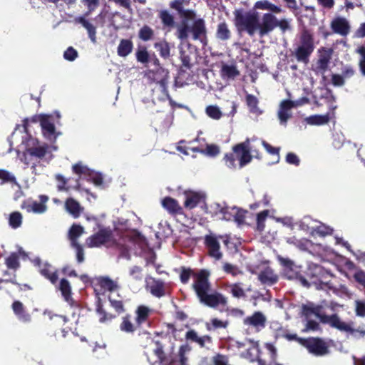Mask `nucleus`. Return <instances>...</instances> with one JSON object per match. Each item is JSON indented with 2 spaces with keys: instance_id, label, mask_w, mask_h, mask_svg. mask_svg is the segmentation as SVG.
<instances>
[{
  "instance_id": "nucleus-15",
  "label": "nucleus",
  "mask_w": 365,
  "mask_h": 365,
  "mask_svg": "<svg viewBox=\"0 0 365 365\" xmlns=\"http://www.w3.org/2000/svg\"><path fill=\"white\" fill-rule=\"evenodd\" d=\"M299 104L290 100H284L281 102L278 110V118L281 124H286L288 119L292 117L291 110Z\"/></svg>"
},
{
  "instance_id": "nucleus-38",
  "label": "nucleus",
  "mask_w": 365,
  "mask_h": 365,
  "mask_svg": "<svg viewBox=\"0 0 365 365\" xmlns=\"http://www.w3.org/2000/svg\"><path fill=\"white\" fill-rule=\"evenodd\" d=\"M133 43L130 39H121L117 48L118 55L120 57H126L133 51Z\"/></svg>"
},
{
  "instance_id": "nucleus-25",
  "label": "nucleus",
  "mask_w": 365,
  "mask_h": 365,
  "mask_svg": "<svg viewBox=\"0 0 365 365\" xmlns=\"http://www.w3.org/2000/svg\"><path fill=\"white\" fill-rule=\"evenodd\" d=\"M185 195L184 206L190 210L197 207L204 197L201 193L194 191H185Z\"/></svg>"
},
{
  "instance_id": "nucleus-12",
  "label": "nucleus",
  "mask_w": 365,
  "mask_h": 365,
  "mask_svg": "<svg viewBox=\"0 0 365 365\" xmlns=\"http://www.w3.org/2000/svg\"><path fill=\"white\" fill-rule=\"evenodd\" d=\"M249 141L237 144L233 146L232 150L239 160L240 167L242 168L251 162L252 156L248 148Z\"/></svg>"
},
{
  "instance_id": "nucleus-57",
  "label": "nucleus",
  "mask_w": 365,
  "mask_h": 365,
  "mask_svg": "<svg viewBox=\"0 0 365 365\" xmlns=\"http://www.w3.org/2000/svg\"><path fill=\"white\" fill-rule=\"evenodd\" d=\"M212 365H230L229 356L217 353L211 358Z\"/></svg>"
},
{
  "instance_id": "nucleus-29",
  "label": "nucleus",
  "mask_w": 365,
  "mask_h": 365,
  "mask_svg": "<svg viewBox=\"0 0 365 365\" xmlns=\"http://www.w3.org/2000/svg\"><path fill=\"white\" fill-rule=\"evenodd\" d=\"M158 17L164 29H168L170 31L178 26L175 24L174 16L168 10H160L158 13Z\"/></svg>"
},
{
  "instance_id": "nucleus-45",
  "label": "nucleus",
  "mask_w": 365,
  "mask_h": 365,
  "mask_svg": "<svg viewBox=\"0 0 365 365\" xmlns=\"http://www.w3.org/2000/svg\"><path fill=\"white\" fill-rule=\"evenodd\" d=\"M83 233V227L80 225L73 224L68 232V238L71 245L78 244L77 239Z\"/></svg>"
},
{
  "instance_id": "nucleus-47",
  "label": "nucleus",
  "mask_w": 365,
  "mask_h": 365,
  "mask_svg": "<svg viewBox=\"0 0 365 365\" xmlns=\"http://www.w3.org/2000/svg\"><path fill=\"white\" fill-rule=\"evenodd\" d=\"M229 288H230V293L235 298L245 299L247 297L245 291L244 290V289L242 287V283L238 282V283L232 284L229 285Z\"/></svg>"
},
{
  "instance_id": "nucleus-27",
  "label": "nucleus",
  "mask_w": 365,
  "mask_h": 365,
  "mask_svg": "<svg viewBox=\"0 0 365 365\" xmlns=\"http://www.w3.org/2000/svg\"><path fill=\"white\" fill-rule=\"evenodd\" d=\"M130 242L137 245L140 249H145L148 246L146 238L138 230H133L125 236Z\"/></svg>"
},
{
  "instance_id": "nucleus-60",
  "label": "nucleus",
  "mask_w": 365,
  "mask_h": 365,
  "mask_svg": "<svg viewBox=\"0 0 365 365\" xmlns=\"http://www.w3.org/2000/svg\"><path fill=\"white\" fill-rule=\"evenodd\" d=\"M207 115L212 119L218 120L222 117V112L216 106H209L206 108Z\"/></svg>"
},
{
  "instance_id": "nucleus-18",
  "label": "nucleus",
  "mask_w": 365,
  "mask_h": 365,
  "mask_svg": "<svg viewBox=\"0 0 365 365\" xmlns=\"http://www.w3.org/2000/svg\"><path fill=\"white\" fill-rule=\"evenodd\" d=\"M11 309L20 322L29 323L31 321V315L21 302L19 300L14 301L11 304Z\"/></svg>"
},
{
  "instance_id": "nucleus-4",
  "label": "nucleus",
  "mask_w": 365,
  "mask_h": 365,
  "mask_svg": "<svg viewBox=\"0 0 365 365\" xmlns=\"http://www.w3.org/2000/svg\"><path fill=\"white\" fill-rule=\"evenodd\" d=\"M86 243L88 247H100L102 245H106L108 243H112L118 247L120 251V255L123 257L129 258V249L125 245H120L113 239V232L110 227H102L93 235L88 237Z\"/></svg>"
},
{
  "instance_id": "nucleus-9",
  "label": "nucleus",
  "mask_w": 365,
  "mask_h": 365,
  "mask_svg": "<svg viewBox=\"0 0 365 365\" xmlns=\"http://www.w3.org/2000/svg\"><path fill=\"white\" fill-rule=\"evenodd\" d=\"M302 341V346L315 356H323L330 352L328 342L321 337L310 336Z\"/></svg>"
},
{
  "instance_id": "nucleus-19",
  "label": "nucleus",
  "mask_w": 365,
  "mask_h": 365,
  "mask_svg": "<svg viewBox=\"0 0 365 365\" xmlns=\"http://www.w3.org/2000/svg\"><path fill=\"white\" fill-rule=\"evenodd\" d=\"M185 0H174L169 4L170 8L178 11L182 19H192L197 16L196 13L192 9H184L183 4Z\"/></svg>"
},
{
  "instance_id": "nucleus-36",
  "label": "nucleus",
  "mask_w": 365,
  "mask_h": 365,
  "mask_svg": "<svg viewBox=\"0 0 365 365\" xmlns=\"http://www.w3.org/2000/svg\"><path fill=\"white\" fill-rule=\"evenodd\" d=\"M76 23L81 24L88 31V37L93 43L96 42V28L86 20L83 16H79L75 19Z\"/></svg>"
},
{
  "instance_id": "nucleus-49",
  "label": "nucleus",
  "mask_w": 365,
  "mask_h": 365,
  "mask_svg": "<svg viewBox=\"0 0 365 365\" xmlns=\"http://www.w3.org/2000/svg\"><path fill=\"white\" fill-rule=\"evenodd\" d=\"M72 171L73 173L78 175H83L86 177H91L93 175V170L87 166L83 165L81 162L73 165Z\"/></svg>"
},
{
  "instance_id": "nucleus-39",
  "label": "nucleus",
  "mask_w": 365,
  "mask_h": 365,
  "mask_svg": "<svg viewBox=\"0 0 365 365\" xmlns=\"http://www.w3.org/2000/svg\"><path fill=\"white\" fill-rule=\"evenodd\" d=\"M66 210L74 217H79L81 208L78 202L73 198H68L65 202Z\"/></svg>"
},
{
  "instance_id": "nucleus-28",
  "label": "nucleus",
  "mask_w": 365,
  "mask_h": 365,
  "mask_svg": "<svg viewBox=\"0 0 365 365\" xmlns=\"http://www.w3.org/2000/svg\"><path fill=\"white\" fill-rule=\"evenodd\" d=\"M149 61L157 67L156 73H160L161 74L162 78L158 81V83L162 87L165 88L168 83L169 72L168 70H165L160 66V61L155 54L150 56Z\"/></svg>"
},
{
  "instance_id": "nucleus-58",
  "label": "nucleus",
  "mask_w": 365,
  "mask_h": 365,
  "mask_svg": "<svg viewBox=\"0 0 365 365\" xmlns=\"http://www.w3.org/2000/svg\"><path fill=\"white\" fill-rule=\"evenodd\" d=\"M356 52L359 54V68L362 76H365V46H361L357 48Z\"/></svg>"
},
{
  "instance_id": "nucleus-10",
  "label": "nucleus",
  "mask_w": 365,
  "mask_h": 365,
  "mask_svg": "<svg viewBox=\"0 0 365 365\" xmlns=\"http://www.w3.org/2000/svg\"><path fill=\"white\" fill-rule=\"evenodd\" d=\"M332 54V48L322 47L319 49L318 59L316 62V66L314 68L315 73L324 75L327 71Z\"/></svg>"
},
{
  "instance_id": "nucleus-16",
  "label": "nucleus",
  "mask_w": 365,
  "mask_h": 365,
  "mask_svg": "<svg viewBox=\"0 0 365 365\" xmlns=\"http://www.w3.org/2000/svg\"><path fill=\"white\" fill-rule=\"evenodd\" d=\"M336 324L333 328L349 333L355 339H358L365 336V330L361 329L359 327L357 329L352 328L350 324L341 321L339 316L336 320Z\"/></svg>"
},
{
  "instance_id": "nucleus-24",
  "label": "nucleus",
  "mask_w": 365,
  "mask_h": 365,
  "mask_svg": "<svg viewBox=\"0 0 365 365\" xmlns=\"http://www.w3.org/2000/svg\"><path fill=\"white\" fill-rule=\"evenodd\" d=\"M257 277L262 284L273 285L278 281V276L269 267H267L260 271Z\"/></svg>"
},
{
  "instance_id": "nucleus-34",
  "label": "nucleus",
  "mask_w": 365,
  "mask_h": 365,
  "mask_svg": "<svg viewBox=\"0 0 365 365\" xmlns=\"http://www.w3.org/2000/svg\"><path fill=\"white\" fill-rule=\"evenodd\" d=\"M39 272L53 284H55L58 279L57 271H53L51 265L48 263L42 264L40 267Z\"/></svg>"
},
{
  "instance_id": "nucleus-7",
  "label": "nucleus",
  "mask_w": 365,
  "mask_h": 365,
  "mask_svg": "<svg viewBox=\"0 0 365 365\" xmlns=\"http://www.w3.org/2000/svg\"><path fill=\"white\" fill-rule=\"evenodd\" d=\"M301 314L306 319H309L312 315H314L319 319L321 323L329 324L332 328L334 325L336 324V320L339 316L337 314H333L330 316L327 315L323 312V307L322 305H315L312 302L303 304L301 307Z\"/></svg>"
},
{
  "instance_id": "nucleus-43",
  "label": "nucleus",
  "mask_w": 365,
  "mask_h": 365,
  "mask_svg": "<svg viewBox=\"0 0 365 365\" xmlns=\"http://www.w3.org/2000/svg\"><path fill=\"white\" fill-rule=\"evenodd\" d=\"M186 360L187 359L181 349L178 355L168 356V361L161 363V365H185Z\"/></svg>"
},
{
  "instance_id": "nucleus-56",
  "label": "nucleus",
  "mask_w": 365,
  "mask_h": 365,
  "mask_svg": "<svg viewBox=\"0 0 365 365\" xmlns=\"http://www.w3.org/2000/svg\"><path fill=\"white\" fill-rule=\"evenodd\" d=\"M262 145L264 148V149L267 150V153H269L270 155L276 157V160L273 163H278L280 159V156H279L280 148L279 147H277V148L273 147L272 145H271L269 143H268L265 140H262Z\"/></svg>"
},
{
  "instance_id": "nucleus-5",
  "label": "nucleus",
  "mask_w": 365,
  "mask_h": 365,
  "mask_svg": "<svg viewBox=\"0 0 365 365\" xmlns=\"http://www.w3.org/2000/svg\"><path fill=\"white\" fill-rule=\"evenodd\" d=\"M246 342L250 344V347L244 353L245 358L249 359L251 361L257 360L259 365H275L277 359V349L273 344L270 343L265 344L269 354V359L267 360L262 356L259 347V342L253 339H247Z\"/></svg>"
},
{
  "instance_id": "nucleus-62",
  "label": "nucleus",
  "mask_w": 365,
  "mask_h": 365,
  "mask_svg": "<svg viewBox=\"0 0 365 365\" xmlns=\"http://www.w3.org/2000/svg\"><path fill=\"white\" fill-rule=\"evenodd\" d=\"M232 211L234 212L233 220L238 224H242L245 220L246 212L235 207H232Z\"/></svg>"
},
{
  "instance_id": "nucleus-51",
  "label": "nucleus",
  "mask_w": 365,
  "mask_h": 365,
  "mask_svg": "<svg viewBox=\"0 0 365 365\" xmlns=\"http://www.w3.org/2000/svg\"><path fill=\"white\" fill-rule=\"evenodd\" d=\"M96 312L100 315L99 321L101 323H104L108 321H111L115 318V315L110 314V313H107L103 309V304H101L100 299H98V302L97 304Z\"/></svg>"
},
{
  "instance_id": "nucleus-30",
  "label": "nucleus",
  "mask_w": 365,
  "mask_h": 365,
  "mask_svg": "<svg viewBox=\"0 0 365 365\" xmlns=\"http://www.w3.org/2000/svg\"><path fill=\"white\" fill-rule=\"evenodd\" d=\"M185 338L187 340L195 342L199 344L201 347H204L205 343H212V337L209 335H204L202 336H198L196 331L193 329L187 331L185 334Z\"/></svg>"
},
{
  "instance_id": "nucleus-22",
  "label": "nucleus",
  "mask_w": 365,
  "mask_h": 365,
  "mask_svg": "<svg viewBox=\"0 0 365 365\" xmlns=\"http://www.w3.org/2000/svg\"><path fill=\"white\" fill-rule=\"evenodd\" d=\"M243 323L245 325L257 329L264 328L266 324V317L261 312H255L252 315L245 318Z\"/></svg>"
},
{
  "instance_id": "nucleus-46",
  "label": "nucleus",
  "mask_w": 365,
  "mask_h": 365,
  "mask_svg": "<svg viewBox=\"0 0 365 365\" xmlns=\"http://www.w3.org/2000/svg\"><path fill=\"white\" fill-rule=\"evenodd\" d=\"M221 75L223 78L234 79L240 75V71L233 65H223L221 69Z\"/></svg>"
},
{
  "instance_id": "nucleus-23",
  "label": "nucleus",
  "mask_w": 365,
  "mask_h": 365,
  "mask_svg": "<svg viewBox=\"0 0 365 365\" xmlns=\"http://www.w3.org/2000/svg\"><path fill=\"white\" fill-rule=\"evenodd\" d=\"M151 284L148 283L147 289L150 293L157 297L161 298L165 295V287L163 281L151 278Z\"/></svg>"
},
{
  "instance_id": "nucleus-52",
  "label": "nucleus",
  "mask_w": 365,
  "mask_h": 365,
  "mask_svg": "<svg viewBox=\"0 0 365 365\" xmlns=\"http://www.w3.org/2000/svg\"><path fill=\"white\" fill-rule=\"evenodd\" d=\"M98 284L105 291L113 292L118 287L116 282L108 277H101L98 281Z\"/></svg>"
},
{
  "instance_id": "nucleus-44",
  "label": "nucleus",
  "mask_w": 365,
  "mask_h": 365,
  "mask_svg": "<svg viewBox=\"0 0 365 365\" xmlns=\"http://www.w3.org/2000/svg\"><path fill=\"white\" fill-rule=\"evenodd\" d=\"M5 264L8 269H13L16 273V271L20 267L19 255L16 252H11L6 259Z\"/></svg>"
},
{
  "instance_id": "nucleus-59",
  "label": "nucleus",
  "mask_w": 365,
  "mask_h": 365,
  "mask_svg": "<svg viewBox=\"0 0 365 365\" xmlns=\"http://www.w3.org/2000/svg\"><path fill=\"white\" fill-rule=\"evenodd\" d=\"M269 215V210H265L257 215V230L262 232L264 228V222Z\"/></svg>"
},
{
  "instance_id": "nucleus-48",
  "label": "nucleus",
  "mask_w": 365,
  "mask_h": 365,
  "mask_svg": "<svg viewBox=\"0 0 365 365\" xmlns=\"http://www.w3.org/2000/svg\"><path fill=\"white\" fill-rule=\"evenodd\" d=\"M154 30L148 25H144L138 32V37L143 41H149L154 38Z\"/></svg>"
},
{
  "instance_id": "nucleus-6",
  "label": "nucleus",
  "mask_w": 365,
  "mask_h": 365,
  "mask_svg": "<svg viewBox=\"0 0 365 365\" xmlns=\"http://www.w3.org/2000/svg\"><path fill=\"white\" fill-rule=\"evenodd\" d=\"M314 38L312 32L304 29L299 36V43L293 52L298 62L307 64L314 50Z\"/></svg>"
},
{
  "instance_id": "nucleus-54",
  "label": "nucleus",
  "mask_w": 365,
  "mask_h": 365,
  "mask_svg": "<svg viewBox=\"0 0 365 365\" xmlns=\"http://www.w3.org/2000/svg\"><path fill=\"white\" fill-rule=\"evenodd\" d=\"M0 180L1 185L5 183L17 184L16 177L6 170L0 169Z\"/></svg>"
},
{
  "instance_id": "nucleus-35",
  "label": "nucleus",
  "mask_w": 365,
  "mask_h": 365,
  "mask_svg": "<svg viewBox=\"0 0 365 365\" xmlns=\"http://www.w3.org/2000/svg\"><path fill=\"white\" fill-rule=\"evenodd\" d=\"M191 150L195 153H200L210 157H215L220 153V148L215 144H206L205 148L193 147Z\"/></svg>"
},
{
  "instance_id": "nucleus-64",
  "label": "nucleus",
  "mask_w": 365,
  "mask_h": 365,
  "mask_svg": "<svg viewBox=\"0 0 365 365\" xmlns=\"http://www.w3.org/2000/svg\"><path fill=\"white\" fill-rule=\"evenodd\" d=\"M356 315L361 317H365V302L361 300L355 301Z\"/></svg>"
},
{
  "instance_id": "nucleus-17",
  "label": "nucleus",
  "mask_w": 365,
  "mask_h": 365,
  "mask_svg": "<svg viewBox=\"0 0 365 365\" xmlns=\"http://www.w3.org/2000/svg\"><path fill=\"white\" fill-rule=\"evenodd\" d=\"M331 29L333 32L342 36H346L350 32V25L349 21L343 17L334 18L331 24Z\"/></svg>"
},
{
  "instance_id": "nucleus-33",
  "label": "nucleus",
  "mask_w": 365,
  "mask_h": 365,
  "mask_svg": "<svg viewBox=\"0 0 365 365\" xmlns=\"http://www.w3.org/2000/svg\"><path fill=\"white\" fill-rule=\"evenodd\" d=\"M59 290L61 291L64 300L71 306H73L75 302L71 297V287L68 280L64 278L61 279Z\"/></svg>"
},
{
  "instance_id": "nucleus-63",
  "label": "nucleus",
  "mask_w": 365,
  "mask_h": 365,
  "mask_svg": "<svg viewBox=\"0 0 365 365\" xmlns=\"http://www.w3.org/2000/svg\"><path fill=\"white\" fill-rule=\"evenodd\" d=\"M135 55L137 61L140 63H146L150 61V55L145 48L137 51Z\"/></svg>"
},
{
  "instance_id": "nucleus-2",
  "label": "nucleus",
  "mask_w": 365,
  "mask_h": 365,
  "mask_svg": "<svg viewBox=\"0 0 365 365\" xmlns=\"http://www.w3.org/2000/svg\"><path fill=\"white\" fill-rule=\"evenodd\" d=\"M210 272L207 269H200L195 273L191 268L181 267L180 279V282L185 284L189 282L191 276L195 277V281L192 284L200 302L211 308H217L219 306L223 307L227 304V298L218 292H214L209 294L211 284L209 282Z\"/></svg>"
},
{
  "instance_id": "nucleus-13",
  "label": "nucleus",
  "mask_w": 365,
  "mask_h": 365,
  "mask_svg": "<svg viewBox=\"0 0 365 365\" xmlns=\"http://www.w3.org/2000/svg\"><path fill=\"white\" fill-rule=\"evenodd\" d=\"M41 202L34 201L31 200H24L21 207L26 210L28 212L43 213L46 210L45 203L48 201V197L46 195H41L39 196Z\"/></svg>"
},
{
  "instance_id": "nucleus-40",
  "label": "nucleus",
  "mask_w": 365,
  "mask_h": 365,
  "mask_svg": "<svg viewBox=\"0 0 365 365\" xmlns=\"http://www.w3.org/2000/svg\"><path fill=\"white\" fill-rule=\"evenodd\" d=\"M48 148L49 147L47 144H43V145L31 147L26 151L31 156L42 159L48 152Z\"/></svg>"
},
{
  "instance_id": "nucleus-32",
  "label": "nucleus",
  "mask_w": 365,
  "mask_h": 365,
  "mask_svg": "<svg viewBox=\"0 0 365 365\" xmlns=\"http://www.w3.org/2000/svg\"><path fill=\"white\" fill-rule=\"evenodd\" d=\"M232 32L228 24L225 21L220 22L217 24L215 37L222 41H227L231 38Z\"/></svg>"
},
{
  "instance_id": "nucleus-50",
  "label": "nucleus",
  "mask_w": 365,
  "mask_h": 365,
  "mask_svg": "<svg viewBox=\"0 0 365 365\" xmlns=\"http://www.w3.org/2000/svg\"><path fill=\"white\" fill-rule=\"evenodd\" d=\"M155 346L153 353L158 357L160 364L165 363V361H168V356H166L164 351V345L161 341H155Z\"/></svg>"
},
{
  "instance_id": "nucleus-41",
  "label": "nucleus",
  "mask_w": 365,
  "mask_h": 365,
  "mask_svg": "<svg viewBox=\"0 0 365 365\" xmlns=\"http://www.w3.org/2000/svg\"><path fill=\"white\" fill-rule=\"evenodd\" d=\"M154 48L159 52L160 56L166 59L170 56V48L169 43L163 39L154 43Z\"/></svg>"
},
{
  "instance_id": "nucleus-55",
  "label": "nucleus",
  "mask_w": 365,
  "mask_h": 365,
  "mask_svg": "<svg viewBox=\"0 0 365 365\" xmlns=\"http://www.w3.org/2000/svg\"><path fill=\"white\" fill-rule=\"evenodd\" d=\"M9 225L13 229L19 227L22 224V215L19 212H14L10 214L9 219Z\"/></svg>"
},
{
  "instance_id": "nucleus-20",
  "label": "nucleus",
  "mask_w": 365,
  "mask_h": 365,
  "mask_svg": "<svg viewBox=\"0 0 365 365\" xmlns=\"http://www.w3.org/2000/svg\"><path fill=\"white\" fill-rule=\"evenodd\" d=\"M152 312V309L145 305L138 306L135 311V322L137 327H141L143 324L148 323Z\"/></svg>"
},
{
  "instance_id": "nucleus-31",
  "label": "nucleus",
  "mask_w": 365,
  "mask_h": 365,
  "mask_svg": "<svg viewBox=\"0 0 365 365\" xmlns=\"http://www.w3.org/2000/svg\"><path fill=\"white\" fill-rule=\"evenodd\" d=\"M323 273L324 269L322 266L312 264L309 266L306 275L313 283L317 284L322 283L321 275Z\"/></svg>"
},
{
  "instance_id": "nucleus-14",
  "label": "nucleus",
  "mask_w": 365,
  "mask_h": 365,
  "mask_svg": "<svg viewBox=\"0 0 365 365\" xmlns=\"http://www.w3.org/2000/svg\"><path fill=\"white\" fill-rule=\"evenodd\" d=\"M40 125L43 136L48 140L56 139V128L48 115H41L39 117Z\"/></svg>"
},
{
  "instance_id": "nucleus-53",
  "label": "nucleus",
  "mask_w": 365,
  "mask_h": 365,
  "mask_svg": "<svg viewBox=\"0 0 365 365\" xmlns=\"http://www.w3.org/2000/svg\"><path fill=\"white\" fill-rule=\"evenodd\" d=\"M245 100L250 112L252 113H257L259 112V101L257 98L252 94H247L245 96Z\"/></svg>"
},
{
  "instance_id": "nucleus-42",
  "label": "nucleus",
  "mask_w": 365,
  "mask_h": 365,
  "mask_svg": "<svg viewBox=\"0 0 365 365\" xmlns=\"http://www.w3.org/2000/svg\"><path fill=\"white\" fill-rule=\"evenodd\" d=\"M329 114L325 115H313L307 117L306 121L309 125H325L329 121Z\"/></svg>"
},
{
  "instance_id": "nucleus-21",
  "label": "nucleus",
  "mask_w": 365,
  "mask_h": 365,
  "mask_svg": "<svg viewBox=\"0 0 365 365\" xmlns=\"http://www.w3.org/2000/svg\"><path fill=\"white\" fill-rule=\"evenodd\" d=\"M162 206L172 215L175 216L183 213L182 207L175 199L171 197H164L162 200Z\"/></svg>"
},
{
  "instance_id": "nucleus-3",
  "label": "nucleus",
  "mask_w": 365,
  "mask_h": 365,
  "mask_svg": "<svg viewBox=\"0 0 365 365\" xmlns=\"http://www.w3.org/2000/svg\"><path fill=\"white\" fill-rule=\"evenodd\" d=\"M175 35L181 41L187 40L190 35L192 40L200 41L202 46L208 43L207 29L202 18L182 19L177 26Z\"/></svg>"
},
{
  "instance_id": "nucleus-26",
  "label": "nucleus",
  "mask_w": 365,
  "mask_h": 365,
  "mask_svg": "<svg viewBox=\"0 0 365 365\" xmlns=\"http://www.w3.org/2000/svg\"><path fill=\"white\" fill-rule=\"evenodd\" d=\"M55 179L58 182L57 185V189L58 191H66L68 192L71 188H73L75 190L80 191L81 190V185L80 183V178L76 180V185L73 187H71L68 185V179L66 178L61 174H56L55 175Z\"/></svg>"
},
{
  "instance_id": "nucleus-37",
  "label": "nucleus",
  "mask_w": 365,
  "mask_h": 365,
  "mask_svg": "<svg viewBox=\"0 0 365 365\" xmlns=\"http://www.w3.org/2000/svg\"><path fill=\"white\" fill-rule=\"evenodd\" d=\"M140 327H137V324L131 322V316L127 314L122 318V322L120 324V329L125 333L133 334Z\"/></svg>"
},
{
  "instance_id": "nucleus-8",
  "label": "nucleus",
  "mask_w": 365,
  "mask_h": 365,
  "mask_svg": "<svg viewBox=\"0 0 365 365\" xmlns=\"http://www.w3.org/2000/svg\"><path fill=\"white\" fill-rule=\"evenodd\" d=\"M279 260L283 267V274L289 279H297L306 287H310V283L302 274V267L297 266L288 258L279 257Z\"/></svg>"
},
{
  "instance_id": "nucleus-1",
  "label": "nucleus",
  "mask_w": 365,
  "mask_h": 365,
  "mask_svg": "<svg viewBox=\"0 0 365 365\" xmlns=\"http://www.w3.org/2000/svg\"><path fill=\"white\" fill-rule=\"evenodd\" d=\"M253 8L270 12L263 14L259 21L257 12L235 9L233 12L235 26L239 33L246 32L250 36H253L257 31L260 37H264L275 29L276 16L274 14H281L282 9L268 0L256 1Z\"/></svg>"
},
{
  "instance_id": "nucleus-11",
  "label": "nucleus",
  "mask_w": 365,
  "mask_h": 365,
  "mask_svg": "<svg viewBox=\"0 0 365 365\" xmlns=\"http://www.w3.org/2000/svg\"><path fill=\"white\" fill-rule=\"evenodd\" d=\"M204 244L207 250V254L215 260H220L222 257L220 251V245L217 237L213 235H207L204 238Z\"/></svg>"
},
{
  "instance_id": "nucleus-61",
  "label": "nucleus",
  "mask_w": 365,
  "mask_h": 365,
  "mask_svg": "<svg viewBox=\"0 0 365 365\" xmlns=\"http://www.w3.org/2000/svg\"><path fill=\"white\" fill-rule=\"evenodd\" d=\"M109 302L110 306L118 314H121L125 312L124 303L122 300L109 299Z\"/></svg>"
}]
</instances>
